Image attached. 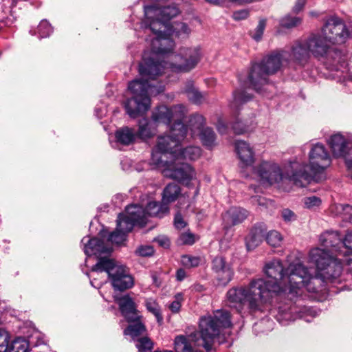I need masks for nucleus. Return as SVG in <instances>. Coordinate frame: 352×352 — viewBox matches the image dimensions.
Returning a JSON list of instances; mask_svg holds the SVG:
<instances>
[{"instance_id":"nucleus-1","label":"nucleus","mask_w":352,"mask_h":352,"mask_svg":"<svg viewBox=\"0 0 352 352\" xmlns=\"http://www.w3.org/2000/svg\"><path fill=\"white\" fill-rule=\"evenodd\" d=\"M178 13L176 6H144L145 19L142 25L146 32L150 33L146 41L151 50L144 52L139 65L141 79L133 80L128 85L132 97L126 100L124 108L131 118L144 114L151 107L150 97L164 91L163 85L153 81L165 69L188 72L200 60L201 54L199 47H184L178 54H170L175 47L171 38L175 32L169 21Z\"/></svg>"},{"instance_id":"nucleus-2","label":"nucleus","mask_w":352,"mask_h":352,"mask_svg":"<svg viewBox=\"0 0 352 352\" xmlns=\"http://www.w3.org/2000/svg\"><path fill=\"white\" fill-rule=\"evenodd\" d=\"M263 272L273 280L258 278L265 283L263 288L277 287L274 292L270 294V303L274 297L282 294H287L291 300L289 305L278 307V311L284 319L295 320L299 317L309 321L307 316H317L316 310L300 303L299 298L305 291L309 293L318 292L319 285L316 283H320L321 280L318 276H312L301 262L292 263L285 268L279 259H274L265 264Z\"/></svg>"},{"instance_id":"nucleus-3","label":"nucleus","mask_w":352,"mask_h":352,"mask_svg":"<svg viewBox=\"0 0 352 352\" xmlns=\"http://www.w3.org/2000/svg\"><path fill=\"white\" fill-rule=\"evenodd\" d=\"M81 242L84 245L85 254L87 256H95L98 258L97 263L91 268L93 274L106 272L112 286L117 290L123 291L133 285V278L126 267L117 265L113 259L109 258L111 249L104 245L103 241L97 238L89 239L85 236Z\"/></svg>"},{"instance_id":"nucleus-4","label":"nucleus","mask_w":352,"mask_h":352,"mask_svg":"<svg viewBox=\"0 0 352 352\" xmlns=\"http://www.w3.org/2000/svg\"><path fill=\"white\" fill-rule=\"evenodd\" d=\"M308 156V164H300L297 160L289 162L292 169V175L289 178L299 187L305 186L312 180L322 179L325 170L331 164V155L322 143L311 144Z\"/></svg>"},{"instance_id":"nucleus-5","label":"nucleus","mask_w":352,"mask_h":352,"mask_svg":"<svg viewBox=\"0 0 352 352\" xmlns=\"http://www.w3.org/2000/svg\"><path fill=\"white\" fill-rule=\"evenodd\" d=\"M265 283L261 280H252L248 285L234 287L227 292L229 306L240 311L247 305L250 311L261 310L262 306L270 303V294L275 292L276 286L263 289Z\"/></svg>"},{"instance_id":"nucleus-6","label":"nucleus","mask_w":352,"mask_h":352,"mask_svg":"<svg viewBox=\"0 0 352 352\" xmlns=\"http://www.w3.org/2000/svg\"><path fill=\"white\" fill-rule=\"evenodd\" d=\"M321 245L324 248H314L309 251L308 263L315 265L318 275L323 279L333 280L342 273V263L336 258L340 254L332 247Z\"/></svg>"},{"instance_id":"nucleus-7","label":"nucleus","mask_w":352,"mask_h":352,"mask_svg":"<svg viewBox=\"0 0 352 352\" xmlns=\"http://www.w3.org/2000/svg\"><path fill=\"white\" fill-rule=\"evenodd\" d=\"M332 45L333 43L329 42L322 32L311 36L307 41L310 54L322 61L327 69L339 70L345 65L346 58L340 51L332 49Z\"/></svg>"},{"instance_id":"nucleus-8","label":"nucleus","mask_w":352,"mask_h":352,"mask_svg":"<svg viewBox=\"0 0 352 352\" xmlns=\"http://www.w3.org/2000/svg\"><path fill=\"white\" fill-rule=\"evenodd\" d=\"M187 129L183 122H177L175 126H171L170 134L160 136L157 145L152 152L151 160L157 166H161L167 160V155L170 160L175 158L179 150V144L186 135Z\"/></svg>"},{"instance_id":"nucleus-9","label":"nucleus","mask_w":352,"mask_h":352,"mask_svg":"<svg viewBox=\"0 0 352 352\" xmlns=\"http://www.w3.org/2000/svg\"><path fill=\"white\" fill-rule=\"evenodd\" d=\"M288 56V52L283 51L271 54L260 63L254 64L248 76L252 88L257 92H261V87L267 82L268 75L273 74L282 67L289 65Z\"/></svg>"},{"instance_id":"nucleus-10","label":"nucleus","mask_w":352,"mask_h":352,"mask_svg":"<svg viewBox=\"0 0 352 352\" xmlns=\"http://www.w3.org/2000/svg\"><path fill=\"white\" fill-rule=\"evenodd\" d=\"M135 225H145V214L138 206H129L124 214H120L117 220V228L112 232L108 240L116 244H121L124 240L126 234L131 232Z\"/></svg>"},{"instance_id":"nucleus-11","label":"nucleus","mask_w":352,"mask_h":352,"mask_svg":"<svg viewBox=\"0 0 352 352\" xmlns=\"http://www.w3.org/2000/svg\"><path fill=\"white\" fill-rule=\"evenodd\" d=\"M254 177L264 185H274L288 180L293 182L289 176L292 175V169L289 164L285 166V173L278 164L274 161H263L256 166L252 167Z\"/></svg>"},{"instance_id":"nucleus-12","label":"nucleus","mask_w":352,"mask_h":352,"mask_svg":"<svg viewBox=\"0 0 352 352\" xmlns=\"http://www.w3.org/2000/svg\"><path fill=\"white\" fill-rule=\"evenodd\" d=\"M175 158L159 166L165 177L175 179L184 185L190 186L192 181H197V173L188 164L183 163Z\"/></svg>"},{"instance_id":"nucleus-13","label":"nucleus","mask_w":352,"mask_h":352,"mask_svg":"<svg viewBox=\"0 0 352 352\" xmlns=\"http://www.w3.org/2000/svg\"><path fill=\"white\" fill-rule=\"evenodd\" d=\"M186 113V107L182 104L168 107L164 105L159 106L153 111L152 121L155 124H165L175 126L177 122H182Z\"/></svg>"},{"instance_id":"nucleus-14","label":"nucleus","mask_w":352,"mask_h":352,"mask_svg":"<svg viewBox=\"0 0 352 352\" xmlns=\"http://www.w3.org/2000/svg\"><path fill=\"white\" fill-rule=\"evenodd\" d=\"M189 122L192 137L198 135L205 147L212 149L217 145L216 134L211 128L204 127L206 120L202 115L192 116Z\"/></svg>"},{"instance_id":"nucleus-15","label":"nucleus","mask_w":352,"mask_h":352,"mask_svg":"<svg viewBox=\"0 0 352 352\" xmlns=\"http://www.w3.org/2000/svg\"><path fill=\"white\" fill-rule=\"evenodd\" d=\"M320 244L325 247H332L340 256L352 255V232L346 234L344 241L337 232L328 231L320 236Z\"/></svg>"},{"instance_id":"nucleus-16","label":"nucleus","mask_w":352,"mask_h":352,"mask_svg":"<svg viewBox=\"0 0 352 352\" xmlns=\"http://www.w3.org/2000/svg\"><path fill=\"white\" fill-rule=\"evenodd\" d=\"M329 42L341 44L345 42L349 32L344 23L337 17H331L325 23L321 32Z\"/></svg>"},{"instance_id":"nucleus-17","label":"nucleus","mask_w":352,"mask_h":352,"mask_svg":"<svg viewBox=\"0 0 352 352\" xmlns=\"http://www.w3.org/2000/svg\"><path fill=\"white\" fill-rule=\"evenodd\" d=\"M351 142L352 140L346 139L339 133L331 135L327 140L333 155L336 157H344L349 168L352 167V160L346 157L348 154L352 153V149L349 147Z\"/></svg>"},{"instance_id":"nucleus-18","label":"nucleus","mask_w":352,"mask_h":352,"mask_svg":"<svg viewBox=\"0 0 352 352\" xmlns=\"http://www.w3.org/2000/svg\"><path fill=\"white\" fill-rule=\"evenodd\" d=\"M235 150L240 160L241 168L252 167L255 162L254 148L244 140H236Z\"/></svg>"},{"instance_id":"nucleus-19","label":"nucleus","mask_w":352,"mask_h":352,"mask_svg":"<svg viewBox=\"0 0 352 352\" xmlns=\"http://www.w3.org/2000/svg\"><path fill=\"white\" fill-rule=\"evenodd\" d=\"M115 300L119 305L122 314L128 321H135L140 318L136 305L129 295L115 296Z\"/></svg>"},{"instance_id":"nucleus-20","label":"nucleus","mask_w":352,"mask_h":352,"mask_svg":"<svg viewBox=\"0 0 352 352\" xmlns=\"http://www.w3.org/2000/svg\"><path fill=\"white\" fill-rule=\"evenodd\" d=\"M288 53L289 65L294 63L302 65L308 60L310 54L309 47H307V41L303 43L298 41L295 43Z\"/></svg>"},{"instance_id":"nucleus-21","label":"nucleus","mask_w":352,"mask_h":352,"mask_svg":"<svg viewBox=\"0 0 352 352\" xmlns=\"http://www.w3.org/2000/svg\"><path fill=\"white\" fill-rule=\"evenodd\" d=\"M212 268L221 284L226 285L231 280L233 272L230 265L226 263L223 257H215L212 261Z\"/></svg>"},{"instance_id":"nucleus-22","label":"nucleus","mask_w":352,"mask_h":352,"mask_svg":"<svg viewBox=\"0 0 352 352\" xmlns=\"http://www.w3.org/2000/svg\"><path fill=\"white\" fill-rule=\"evenodd\" d=\"M248 215V212L246 210L232 207L223 214V219L228 226H232L242 223Z\"/></svg>"},{"instance_id":"nucleus-23","label":"nucleus","mask_w":352,"mask_h":352,"mask_svg":"<svg viewBox=\"0 0 352 352\" xmlns=\"http://www.w3.org/2000/svg\"><path fill=\"white\" fill-rule=\"evenodd\" d=\"M266 227L263 224L256 225L251 230L246 238V246L249 250L254 249L262 243Z\"/></svg>"},{"instance_id":"nucleus-24","label":"nucleus","mask_w":352,"mask_h":352,"mask_svg":"<svg viewBox=\"0 0 352 352\" xmlns=\"http://www.w3.org/2000/svg\"><path fill=\"white\" fill-rule=\"evenodd\" d=\"M140 207L145 214V224L147 222L148 217H157L159 218L163 217L165 214L168 213L169 208L162 201V204L156 201H151L148 204L146 210L143 209L142 206L137 205Z\"/></svg>"},{"instance_id":"nucleus-25","label":"nucleus","mask_w":352,"mask_h":352,"mask_svg":"<svg viewBox=\"0 0 352 352\" xmlns=\"http://www.w3.org/2000/svg\"><path fill=\"white\" fill-rule=\"evenodd\" d=\"M201 155V149L199 146H188L184 149L179 146V150L175 157L177 160H195Z\"/></svg>"},{"instance_id":"nucleus-26","label":"nucleus","mask_w":352,"mask_h":352,"mask_svg":"<svg viewBox=\"0 0 352 352\" xmlns=\"http://www.w3.org/2000/svg\"><path fill=\"white\" fill-rule=\"evenodd\" d=\"M181 195V188L175 183L168 184L164 189L162 193V201L167 206L168 204L175 201Z\"/></svg>"},{"instance_id":"nucleus-27","label":"nucleus","mask_w":352,"mask_h":352,"mask_svg":"<svg viewBox=\"0 0 352 352\" xmlns=\"http://www.w3.org/2000/svg\"><path fill=\"white\" fill-rule=\"evenodd\" d=\"M135 138V131L129 127L121 128L116 132L117 142L122 145H129L133 143Z\"/></svg>"},{"instance_id":"nucleus-28","label":"nucleus","mask_w":352,"mask_h":352,"mask_svg":"<svg viewBox=\"0 0 352 352\" xmlns=\"http://www.w3.org/2000/svg\"><path fill=\"white\" fill-rule=\"evenodd\" d=\"M331 212L344 221H349L352 218V206L350 205L334 204L331 207Z\"/></svg>"},{"instance_id":"nucleus-29","label":"nucleus","mask_w":352,"mask_h":352,"mask_svg":"<svg viewBox=\"0 0 352 352\" xmlns=\"http://www.w3.org/2000/svg\"><path fill=\"white\" fill-rule=\"evenodd\" d=\"M184 92L188 100L195 104H201L205 99V96L194 87L192 82H188L186 85Z\"/></svg>"},{"instance_id":"nucleus-30","label":"nucleus","mask_w":352,"mask_h":352,"mask_svg":"<svg viewBox=\"0 0 352 352\" xmlns=\"http://www.w3.org/2000/svg\"><path fill=\"white\" fill-rule=\"evenodd\" d=\"M133 324L129 325L124 331V334L131 336L133 339L143 333L146 331L145 326L139 320Z\"/></svg>"},{"instance_id":"nucleus-31","label":"nucleus","mask_w":352,"mask_h":352,"mask_svg":"<svg viewBox=\"0 0 352 352\" xmlns=\"http://www.w3.org/2000/svg\"><path fill=\"white\" fill-rule=\"evenodd\" d=\"M28 342L23 338L15 339L10 346L7 352H28Z\"/></svg>"},{"instance_id":"nucleus-32","label":"nucleus","mask_w":352,"mask_h":352,"mask_svg":"<svg viewBox=\"0 0 352 352\" xmlns=\"http://www.w3.org/2000/svg\"><path fill=\"white\" fill-rule=\"evenodd\" d=\"M155 133V131L150 127V123L146 119H143L140 121L138 135L142 139H146L151 137Z\"/></svg>"},{"instance_id":"nucleus-33","label":"nucleus","mask_w":352,"mask_h":352,"mask_svg":"<svg viewBox=\"0 0 352 352\" xmlns=\"http://www.w3.org/2000/svg\"><path fill=\"white\" fill-rule=\"evenodd\" d=\"M147 310L152 313L156 318L157 321L160 323L163 318L161 315L160 309L157 302L151 298L147 299L145 302Z\"/></svg>"},{"instance_id":"nucleus-34","label":"nucleus","mask_w":352,"mask_h":352,"mask_svg":"<svg viewBox=\"0 0 352 352\" xmlns=\"http://www.w3.org/2000/svg\"><path fill=\"white\" fill-rule=\"evenodd\" d=\"M265 239L270 245L278 247L281 245L283 237L279 232L276 230H271L267 232Z\"/></svg>"},{"instance_id":"nucleus-35","label":"nucleus","mask_w":352,"mask_h":352,"mask_svg":"<svg viewBox=\"0 0 352 352\" xmlns=\"http://www.w3.org/2000/svg\"><path fill=\"white\" fill-rule=\"evenodd\" d=\"M234 100L232 105L236 107L239 104L248 102L251 99V96L247 94L244 91H235L233 94Z\"/></svg>"},{"instance_id":"nucleus-36","label":"nucleus","mask_w":352,"mask_h":352,"mask_svg":"<svg viewBox=\"0 0 352 352\" xmlns=\"http://www.w3.org/2000/svg\"><path fill=\"white\" fill-rule=\"evenodd\" d=\"M196 241V236L192 232L187 231L181 233L179 236L177 243L178 245H192Z\"/></svg>"},{"instance_id":"nucleus-37","label":"nucleus","mask_w":352,"mask_h":352,"mask_svg":"<svg viewBox=\"0 0 352 352\" xmlns=\"http://www.w3.org/2000/svg\"><path fill=\"white\" fill-rule=\"evenodd\" d=\"M52 32V28L48 21L43 20L41 21L37 28V33L39 34L40 38H45L51 34Z\"/></svg>"},{"instance_id":"nucleus-38","label":"nucleus","mask_w":352,"mask_h":352,"mask_svg":"<svg viewBox=\"0 0 352 352\" xmlns=\"http://www.w3.org/2000/svg\"><path fill=\"white\" fill-rule=\"evenodd\" d=\"M181 262L186 267H195L199 265L201 258L198 256L184 255L182 257Z\"/></svg>"},{"instance_id":"nucleus-39","label":"nucleus","mask_w":352,"mask_h":352,"mask_svg":"<svg viewBox=\"0 0 352 352\" xmlns=\"http://www.w3.org/2000/svg\"><path fill=\"white\" fill-rule=\"evenodd\" d=\"M136 347L139 352H146L153 347V343L147 337H143L137 340Z\"/></svg>"},{"instance_id":"nucleus-40","label":"nucleus","mask_w":352,"mask_h":352,"mask_svg":"<svg viewBox=\"0 0 352 352\" xmlns=\"http://www.w3.org/2000/svg\"><path fill=\"white\" fill-rule=\"evenodd\" d=\"M300 21L299 17L286 16L281 19L280 24L285 28H292L300 23Z\"/></svg>"},{"instance_id":"nucleus-41","label":"nucleus","mask_w":352,"mask_h":352,"mask_svg":"<svg viewBox=\"0 0 352 352\" xmlns=\"http://www.w3.org/2000/svg\"><path fill=\"white\" fill-rule=\"evenodd\" d=\"M305 206L309 209H314L318 207L321 204V200L316 196L305 197L303 200Z\"/></svg>"},{"instance_id":"nucleus-42","label":"nucleus","mask_w":352,"mask_h":352,"mask_svg":"<svg viewBox=\"0 0 352 352\" xmlns=\"http://www.w3.org/2000/svg\"><path fill=\"white\" fill-rule=\"evenodd\" d=\"M9 335L5 330H0V352H7L8 349Z\"/></svg>"},{"instance_id":"nucleus-43","label":"nucleus","mask_w":352,"mask_h":352,"mask_svg":"<svg viewBox=\"0 0 352 352\" xmlns=\"http://www.w3.org/2000/svg\"><path fill=\"white\" fill-rule=\"evenodd\" d=\"M135 252L141 256H149L154 253V249L151 245H142L136 250Z\"/></svg>"},{"instance_id":"nucleus-44","label":"nucleus","mask_w":352,"mask_h":352,"mask_svg":"<svg viewBox=\"0 0 352 352\" xmlns=\"http://www.w3.org/2000/svg\"><path fill=\"white\" fill-rule=\"evenodd\" d=\"M265 25H266L265 20H261L259 21V23L255 30V34L253 35V38L256 41H259L261 38L262 35L263 34V31L265 28Z\"/></svg>"},{"instance_id":"nucleus-45","label":"nucleus","mask_w":352,"mask_h":352,"mask_svg":"<svg viewBox=\"0 0 352 352\" xmlns=\"http://www.w3.org/2000/svg\"><path fill=\"white\" fill-rule=\"evenodd\" d=\"M281 217L285 222H292L296 219V215L288 208L283 209L281 211Z\"/></svg>"},{"instance_id":"nucleus-46","label":"nucleus","mask_w":352,"mask_h":352,"mask_svg":"<svg viewBox=\"0 0 352 352\" xmlns=\"http://www.w3.org/2000/svg\"><path fill=\"white\" fill-rule=\"evenodd\" d=\"M182 298V295L178 294L175 296V300L170 303L169 308L172 312L177 313L180 310Z\"/></svg>"},{"instance_id":"nucleus-47","label":"nucleus","mask_w":352,"mask_h":352,"mask_svg":"<svg viewBox=\"0 0 352 352\" xmlns=\"http://www.w3.org/2000/svg\"><path fill=\"white\" fill-rule=\"evenodd\" d=\"M174 226L178 230L184 228L187 226V223L184 221L181 214L177 213L175 214L174 219Z\"/></svg>"},{"instance_id":"nucleus-48","label":"nucleus","mask_w":352,"mask_h":352,"mask_svg":"<svg viewBox=\"0 0 352 352\" xmlns=\"http://www.w3.org/2000/svg\"><path fill=\"white\" fill-rule=\"evenodd\" d=\"M232 129L236 134L241 135L247 132V129L241 122H237L232 125Z\"/></svg>"},{"instance_id":"nucleus-49","label":"nucleus","mask_w":352,"mask_h":352,"mask_svg":"<svg viewBox=\"0 0 352 352\" xmlns=\"http://www.w3.org/2000/svg\"><path fill=\"white\" fill-rule=\"evenodd\" d=\"M248 16V12L245 10H241L233 13V18L234 20H243Z\"/></svg>"},{"instance_id":"nucleus-50","label":"nucleus","mask_w":352,"mask_h":352,"mask_svg":"<svg viewBox=\"0 0 352 352\" xmlns=\"http://www.w3.org/2000/svg\"><path fill=\"white\" fill-rule=\"evenodd\" d=\"M177 28H175V30H177V32H176L177 35H180L182 34H188L190 33V30L188 25L185 23H179L177 25Z\"/></svg>"},{"instance_id":"nucleus-51","label":"nucleus","mask_w":352,"mask_h":352,"mask_svg":"<svg viewBox=\"0 0 352 352\" xmlns=\"http://www.w3.org/2000/svg\"><path fill=\"white\" fill-rule=\"evenodd\" d=\"M155 241L162 247L168 248L170 245V241L167 236H160L155 239Z\"/></svg>"},{"instance_id":"nucleus-52","label":"nucleus","mask_w":352,"mask_h":352,"mask_svg":"<svg viewBox=\"0 0 352 352\" xmlns=\"http://www.w3.org/2000/svg\"><path fill=\"white\" fill-rule=\"evenodd\" d=\"M306 1L307 0H297L293 8L294 12L298 13L301 11L304 8Z\"/></svg>"},{"instance_id":"nucleus-53","label":"nucleus","mask_w":352,"mask_h":352,"mask_svg":"<svg viewBox=\"0 0 352 352\" xmlns=\"http://www.w3.org/2000/svg\"><path fill=\"white\" fill-rule=\"evenodd\" d=\"M217 129L220 133H225L226 132L227 126L221 119L218 120L217 124Z\"/></svg>"},{"instance_id":"nucleus-54","label":"nucleus","mask_w":352,"mask_h":352,"mask_svg":"<svg viewBox=\"0 0 352 352\" xmlns=\"http://www.w3.org/2000/svg\"><path fill=\"white\" fill-rule=\"evenodd\" d=\"M177 279L179 281L184 279L186 277V272L183 269H179L177 271L176 274Z\"/></svg>"},{"instance_id":"nucleus-55","label":"nucleus","mask_w":352,"mask_h":352,"mask_svg":"<svg viewBox=\"0 0 352 352\" xmlns=\"http://www.w3.org/2000/svg\"><path fill=\"white\" fill-rule=\"evenodd\" d=\"M206 1L211 3L219 4L221 2H223L224 0H206Z\"/></svg>"},{"instance_id":"nucleus-56","label":"nucleus","mask_w":352,"mask_h":352,"mask_svg":"<svg viewBox=\"0 0 352 352\" xmlns=\"http://www.w3.org/2000/svg\"><path fill=\"white\" fill-rule=\"evenodd\" d=\"M351 261H352V259H346L344 261V262H346L347 263L350 264Z\"/></svg>"},{"instance_id":"nucleus-57","label":"nucleus","mask_w":352,"mask_h":352,"mask_svg":"<svg viewBox=\"0 0 352 352\" xmlns=\"http://www.w3.org/2000/svg\"><path fill=\"white\" fill-rule=\"evenodd\" d=\"M155 352H173V351L166 350V351H155Z\"/></svg>"},{"instance_id":"nucleus-58","label":"nucleus","mask_w":352,"mask_h":352,"mask_svg":"<svg viewBox=\"0 0 352 352\" xmlns=\"http://www.w3.org/2000/svg\"><path fill=\"white\" fill-rule=\"evenodd\" d=\"M91 284L93 286L96 287V286L94 285V282H93V280H91Z\"/></svg>"},{"instance_id":"nucleus-59","label":"nucleus","mask_w":352,"mask_h":352,"mask_svg":"<svg viewBox=\"0 0 352 352\" xmlns=\"http://www.w3.org/2000/svg\"><path fill=\"white\" fill-rule=\"evenodd\" d=\"M88 275V276H89L90 278H91L93 276L92 275H90L89 274H87Z\"/></svg>"},{"instance_id":"nucleus-60","label":"nucleus","mask_w":352,"mask_h":352,"mask_svg":"<svg viewBox=\"0 0 352 352\" xmlns=\"http://www.w3.org/2000/svg\"><path fill=\"white\" fill-rule=\"evenodd\" d=\"M350 83H352V81H351Z\"/></svg>"}]
</instances>
